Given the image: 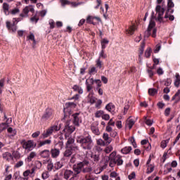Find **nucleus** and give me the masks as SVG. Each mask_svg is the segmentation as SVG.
I'll list each match as a JSON object with an SVG mask.
<instances>
[{
    "label": "nucleus",
    "mask_w": 180,
    "mask_h": 180,
    "mask_svg": "<svg viewBox=\"0 0 180 180\" xmlns=\"http://www.w3.org/2000/svg\"><path fill=\"white\" fill-rule=\"evenodd\" d=\"M174 6H175L174 1L172 0H167V9H172L171 8H174Z\"/></svg>",
    "instance_id": "44"
},
{
    "label": "nucleus",
    "mask_w": 180,
    "mask_h": 180,
    "mask_svg": "<svg viewBox=\"0 0 180 180\" xmlns=\"http://www.w3.org/2000/svg\"><path fill=\"white\" fill-rule=\"evenodd\" d=\"M91 129L92 132L94 134H96V136H99L100 132H99V129H98L97 127L93 125V126H91Z\"/></svg>",
    "instance_id": "38"
},
{
    "label": "nucleus",
    "mask_w": 180,
    "mask_h": 180,
    "mask_svg": "<svg viewBox=\"0 0 180 180\" xmlns=\"http://www.w3.org/2000/svg\"><path fill=\"white\" fill-rule=\"evenodd\" d=\"M151 158H149L146 162L147 164V174H151L154 171V165H150Z\"/></svg>",
    "instance_id": "18"
},
{
    "label": "nucleus",
    "mask_w": 180,
    "mask_h": 180,
    "mask_svg": "<svg viewBox=\"0 0 180 180\" xmlns=\"http://www.w3.org/2000/svg\"><path fill=\"white\" fill-rule=\"evenodd\" d=\"M96 19L98 22H101V18L99 17H95L92 15H89L86 18L87 23H91V25H96V22H94V20Z\"/></svg>",
    "instance_id": "13"
},
{
    "label": "nucleus",
    "mask_w": 180,
    "mask_h": 180,
    "mask_svg": "<svg viewBox=\"0 0 180 180\" xmlns=\"http://www.w3.org/2000/svg\"><path fill=\"white\" fill-rule=\"evenodd\" d=\"M106 44H109V40H108V39H103L101 40V49L103 50H105V49H106Z\"/></svg>",
    "instance_id": "31"
},
{
    "label": "nucleus",
    "mask_w": 180,
    "mask_h": 180,
    "mask_svg": "<svg viewBox=\"0 0 180 180\" xmlns=\"http://www.w3.org/2000/svg\"><path fill=\"white\" fill-rule=\"evenodd\" d=\"M36 155H37V153H36V152L34 151L31 152L27 158V161L28 162H30L33 160V158L36 157Z\"/></svg>",
    "instance_id": "27"
},
{
    "label": "nucleus",
    "mask_w": 180,
    "mask_h": 180,
    "mask_svg": "<svg viewBox=\"0 0 180 180\" xmlns=\"http://www.w3.org/2000/svg\"><path fill=\"white\" fill-rule=\"evenodd\" d=\"M29 12H34V8L33 6L30 5L25 6L23 9L22 13L20 14L19 18H13V23H11L9 21L6 22V26L8 29V30H11L13 32H16L18 30V27L16 26V24L18 22H20V20H23L25 18H29Z\"/></svg>",
    "instance_id": "1"
},
{
    "label": "nucleus",
    "mask_w": 180,
    "mask_h": 180,
    "mask_svg": "<svg viewBox=\"0 0 180 180\" xmlns=\"http://www.w3.org/2000/svg\"><path fill=\"white\" fill-rule=\"evenodd\" d=\"M90 157L92 159V160L94 161V162H98L99 160H101L99 153H92Z\"/></svg>",
    "instance_id": "23"
},
{
    "label": "nucleus",
    "mask_w": 180,
    "mask_h": 180,
    "mask_svg": "<svg viewBox=\"0 0 180 180\" xmlns=\"http://www.w3.org/2000/svg\"><path fill=\"white\" fill-rule=\"evenodd\" d=\"M46 144H51V140L46 139L45 141H40L39 143V147H43V146H46Z\"/></svg>",
    "instance_id": "35"
},
{
    "label": "nucleus",
    "mask_w": 180,
    "mask_h": 180,
    "mask_svg": "<svg viewBox=\"0 0 180 180\" xmlns=\"http://www.w3.org/2000/svg\"><path fill=\"white\" fill-rule=\"evenodd\" d=\"M61 4L63 6H65V5H70V2L68 0H60Z\"/></svg>",
    "instance_id": "60"
},
{
    "label": "nucleus",
    "mask_w": 180,
    "mask_h": 180,
    "mask_svg": "<svg viewBox=\"0 0 180 180\" xmlns=\"http://www.w3.org/2000/svg\"><path fill=\"white\" fill-rule=\"evenodd\" d=\"M106 57H108V55H106V53H105V49H102L99 53V57L98 58H106Z\"/></svg>",
    "instance_id": "42"
},
{
    "label": "nucleus",
    "mask_w": 180,
    "mask_h": 180,
    "mask_svg": "<svg viewBox=\"0 0 180 180\" xmlns=\"http://www.w3.org/2000/svg\"><path fill=\"white\" fill-rule=\"evenodd\" d=\"M42 179H47L49 178V173L48 172H44L41 174Z\"/></svg>",
    "instance_id": "64"
},
{
    "label": "nucleus",
    "mask_w": 180,
    "mask_h": 180,
    "mask_svg": "<svg viewBox=\"0 0 180 180\" xmlns=\"http://www.w3.org/2000/svg\"><path fill=\"white\" fill-rule=\"evenodd\" d=\"M7 126L8 124L6 123L0 124V133H2V131L6 129Z\"/></svg>",
    "instance_id": "50"
},
{
    "label": "nucleus",
    "mask_w": 180,
    "mask_h": 180,
    "mask_svg": "<svg viewBox=\"0 0 180 180\" xmlns=\"http://www.w3.org/2000/svg\"><path fill=\"white\" fill-rule=\"evenodd\" d=\"M85 179L86 180H95V178H94V176H92V175L90 173V174L85 175Z\"/></svg>",
    "instance_id": "57"
},
{
    "label": "nucleus",
    "mask_w": 180,
    "mask_h": 180,
    "mask_svg": "<svg viewBox=\"0 0 180 180\" xmlns=\"http://www.w3.org/2000/svg\"><path fill=\"white\" fill-rule=\"evenodd\" d=\"M105 109L108 112H110V113H112V115H115V113H116V112H115L116 106H115L112 103H109L108 104H107L105 105Z\"/></svg>",
    "instance_id": "14"
},
{
    "label": "nucleus",
    "mask_w": 180,
    "mask_h": 180,
    "mask_svg": "<svg viewBox=\"0 0 180 180\" xmlns=\"http://www.w3.org/2000/svg\"><path fill=\"white\" fill-rule=\"evenodd\" d=\"M73 117V124L79 127V124L82 123V115L79 112H77L72 115Z\"/></svg>",
    "instance_id": "8"
},
{
    "label": "nucleus",
    "mask_w": 180,
    "mask_h": 180,
    "mask_svg": "<svg viewBox=\"0 0 180 180\" xmlns=\"http://www.w3.org/2000/svg\"><path fill=\"white\" fill-rule=\"evenodd\" d=\"M60 129H61L60 126L58 127L57 125H53L42 134L43 139H47L49 136H51V134H53V131H58Z\"/></svg>",
    "instance_id": "6"
},
{
    "label": "nucleus",
    "mask_w": 180,
    "mask_h": 180,
    "mask_svg": "<svg viewBox=\"0 0 180 180\" xmlns=\"http://www.w3.org/2000/svg\"><path fill=\"white\" fill-rule=\"evenodd\" d=\"M27 40H32L33 44H36V39H34V34L30 32V35L27 37Z\"/></svg>",
    "instance_id": "39"
},
{
    "label": "nucleus",
    "mask_w": 180,
    "mask_h": 180,
    "mask_svg": "<svg viewBox=\"0 0 180 180\" xmlns=\"http://www.w3.org/2000/svg\"><path fill=\"white\" fill-rule=\"evenodd\" d=\"M153 123H154V122L152 120L148 119L146 120V124H147V126H152Z\"/></svg>",
    "instance_id": "62"
},
{
    "label": "nucleus",
    "mask_w": 180,
    "mask_h": 180,
    "mask_svg": "<svg viewBox=\"0 0 180 180\" xmlns=\"http://www.w3.org/2000/svg\"><path fill=\"white\" fill-rule=\"evenodd\" d=\"M39 136H40V131H39L34 132L32 134V137H33V139H37V137H39Z\"/></svg>",
    "instance_id": "58"
},
{
    "label": "nucleus",
    "mask_w": 180,
    "mask_h": 180,
    "mask_svg": "<svg viewBox=\"0 0 180 180\" xmlns=\"http://www.w3.org/2000/svg\"><path fill=\"white\" fill-rule=\"evenodd\" d=\"M127 126L129 127V129H131V127L134 126V121L133 120H129L127 122Z\"/></svg>",
    "instance_id": "45"
},
{
    "label": "nucleus",
    "mask_w": 180,
    "mask_h": 180,
    "mask_svg": "<svg viewBox=\"0 0 180 180\" xmlns=\"http://www.w3.org/2000/svg\"><path fill=\"white\" fill-rule=\"evenodd\" d=\"M151 53H153V49H151L150 47H148L144 53V56L146 57V58H150V57H151Z\"/></svg>",
    "instance_id": "29"
},
{
    "label": "nucleus",
    "mask_w": 180,
    "mask_h": 180,
    "mask_svg": "<svg viewBox=\"0 0 180 180\" xmlns=\"http://www.w3.org/2000/svg\"><path fill=\"white\" fill-rule=\"evenodd\" d=\"M39 155L41 158H49L50 157V151L47 149L41 150L39 153Z\"/></svg>",
    "instance_id": "20"
},
{
    "label": "nucleus",
    "mask_w": 180,
    "mask_h": 180,
    "mask_svg": "<svg viewBox=\"0 0 180 180\" xmlns=\"http://www.w3.org/2000/svg\"><path fill=\"white\" fill-rule=\"evenodd\" d=\"M89 161H83L79 163H78L76 165L73 166V178H75L78 174H81L82 172V168H84V165H89Z\"/></svg>",
    "instance_id": "5"
},
{
    "label": "nucleus",
    "mask_w": 180,
    "mask_h": 180,
    "mask_svg": "<svg viewBox=\"0 0 180 180\" xmlns=\"http://www.w3.org/2000/svg\"><path fill=\"white\" fill-rule=\"evenodd\" d=\"M102 116H103V110H100L96 112L95 117L99 118V117H102Z\"/></svg>",
    "instance_id": "43"
},
{
    "label": "nucleus",
    "mask_w": 180,
    "mask_h": 180,
    "mask_svg": "<svg viewBox=\"0 0 180 180\" xmlns=\"http://www.w3.org/2000/svg\"><path fill=\"white\" fill-rule=\"evenodd\" d=\"M161 50V44H158L155 48L154 53H158Z\"/></svg>",
    "instance_id": "56"
},
{
    "label": "nucleus",
    "mask_w": 180,
    "mask_h": 180,
    "mask_svg": "<svg viewBox=\"0 0 180 180\" xmlns=\"http://www.w3.org/2000/svg\"><path fill=\"white\" fill-rule=\"evenodd\" d=\"M109 167L113 168L118 166L123 165V159H122V155H117L116 151L112 152L109 155Z\"/></svg>",
    "instance_id": "3"
},
{
    "label": "nucleus",
    "mask_w": 180,
    "mask_h": 180,
    "mask_svg": "<svg viewBox=\"0 0 180 180\" xmlns=\"http://www.w3.org/2000/svg\"><path fill=\"white\" fill-rule=\"evenodd\" d=\"M72 175L74 176V172L71 170H65L64 173L65 179H68L70 176Z\"/></svg>",
    "instance_id": "28"
},
{
    "label": "nucleus",
    "mask_w": 180,
    "mask_h": 180,
    "mask_svg": "<svg viewBox=\"0 0 180 180\" xmlns=\"http://www.w3.org/2000/svg\"><path fill=\"white\" fill-rule=\"evenodd\" d=\"M87 166L88 165L84 166V167L82 169V172H83V174H90L92 172V167Z\"/></svg>",
    "instance_id": "24"
},
{
    "label": "nucleus",
    "mask_w": 180,
    "mask_h": 180,
    "mask_svg": "<svg viewBox=\"0 0 180 180\" xmlns=\"http://www.w3.org/2000/svg\"><path fill=\"white\" fill-rule=\"evenodd\" d=\"M23 165V161L20 160L15 165V168H20Z\"/></svg>",
    "instance_id": "55"
},
{
    "label": "nucleus",
    "mask_w": 180,
    "mask_h": 180,
    "mask_svg": "<svg viewBox=\"0 0 180 180\" xmlns=\"http://www.w3.org/2000/svg\"><path fill=\"white\" fill-rule=\"evenodd\" d=\"M137 30L136 25H132L129 26V29L126 30L127 34H134V32Z\"/></svg>",
    "instance_id": "17"
},
{
    "label": "nucleus",
    "mask_w": 180,
    "mask_h": 180,
    "mask_svg": "<svg viewBox=\"0 0 180 180\" xmlns=\"http://www.w3.org/2000/svg\"><path fill=\"white\" fill-rule=\"evenodd\" d=\"M2 158L4 160H6V161H11V160H13V156H12V154L9 152H5L3 153Z\"/></svg>",
    "instance_id": "19"
},
{
    "label": "nucleus",
    "mask_w": 180,
    "mask_h": 180,
    "mask_svg": "<svg viewBox=\"0 0 180 180\" xmlns=\"http://www.w3.org/2000/svg\"><path fill=\"white\" fill-rule=\"evenodd\" d=\"M148 94L150 96H154V95L158 94V91L156 89H149Z\"/></svg>",
    "instance_id": "37"
},
{
    "label": "nucleus",
    "mask_w": 180,
    "mask_h": 180,
    "mask_svg": "<svg viewBox=\"0 0 180 180\" xmlns=\"http://www.w3.org/2000/svg\"><path fill=\"white\" fill-rule=\"evenodd\" d=\"M97 144L98 146H101L102 147H105V146H106V143H105L103 139H101L97 140Z\"/></svg>",
    "instance_id": "48"
},
{
    "label": "nucleus",
    "mask_w": 180,
    "mask_h": 180,
    "mask_svg": "<svg viewBox=\"0 0 180 180\" xmlns=\"http://www.w3.org/2000/svg\"><path fill=\"white\" fill-rule=\"evenodd\" d=\"M34 171H36V169H34V167H32L31 170L27 169L25 171L23 172V176H25L24 178H28V176L33 175V174H34Z\"/></svg>",
    "instance_id": "22"
},
{
    "label": "nucleus",
    "mask_w": 180,
    "mask_h": 180,
    "mask_svg": "<svg viewBox=\"0 0 180 180\" xmlns=\"http://www.w3.org/2000/svg\"><path fill=\"white\" fill-rule=\"evenodd\" d=\"M68 141L66 143V147H70V146H71V144H73L75 140L72 139V137H68Z\"/></svg>",
    "instance_id": "40"
},
{
    "label": "nucleus",
    "mask_w": 180,
    "mask_h": 180,
    "mask_svg": "<svg viewBox=\"0 0 180 180\" xmlns=\"http://www.w3.org/2000/svg\"><path fill=\"white\" fill-rule=\"evenodd\" d=\"M134 178H136V173L134 172H131V174H130L129 176H128V179L129 180H131V179H134Z\"/></svg>",
    "instance_id": "59"
},
{
    "label": "nucleus",
    "mask_w": 180,
    "mask_h": 180,
    "mask_svg": "<svg viewBox=\"0 0 180 180\" xmlns=\"http://www.w3.org/2000/svg\"><path fill=\"white\" fill-rule=\"evenodd\" d=\"M39 16H37V14H35L34 16H32V18H30V20L32 23H37L39 20Z\"/></svg>",
    "instance_id": "34"
},
{
    "label": "nucleus",
    "mask_w": 180,
    "mask_h": 180,
    "mask_svg": "<svg viewBox=\"0 0 180 180\" xmlns=\"http://www.w3.org/2000/svg\"><path fill=\"white\" fill-rule=\"evenodd\" d=\"M170 13H174V9L168 8L166 11L165 19H168L171 21L174 20L175 19V17L172 15H170Z\"/></svg>",
    "instance_id": "12"
},
{
    "label": "nucleus",
    "mask_w": 180,
    "mask_h": 180,
    "mask_svg": "<svg viewBox=\"0 0 180 180\" xmlns=\"http://www.w3.org/2000/svg\"><path fill=\"white\" fill-rule=\"evenodd\" d=\"M174 85L178 88L180 85V75L179 73H176V79L174 81Z\"/></svg>",
    "instance_id": "33"
},
{
    "label": "nucleus",
    "mask_w": 180,
    "mask_h": 180,
    "mask_svg": "<svg viewBox=\"0 0 180 180\" xmlns=\"http://www.w3.org/2000/svg\"><path fill=\"white\" fill-rule=\"evenodd\" d=\"M110 137H116L117 136V132H116L115 130H112L111 132H110Z\"/></svg>",
    "instance_id": "63"
},
{
    "label": "nucleus",
    "mask_w": 180,
    "mask_h": 180,
    "mask_svg": "<svg viewBox=\"0 0 180 180\" xmlns=\"http://www.w3.org/2000/svg\"><path fill=\"white\" fill-rule=\"evenodd\" d=\"M3 9L4 11V12H9V4H8L7 3H4L3 4Z\"/></svg>",
    "instance_id": "51"
},
{
    "label": "nucleus",
    "mask_w": 180,
    "mask_h": 180,
    "mask_svg": "<svg viewBox=\"0 0 180 180\" xmlns=\"http://www.w3.org/2000/svg\"><path fill=\"white\" fill-rule=\"evenodd\" d=\"M7 131L11 137L16 136V129H13L12 127L8 128Z\"/></svg>",
    "instance_id": "32"
},
{
    "label": "nucleus",
    "mask_w": 180,
    "mask_h": 180,
    "mask_svg": "<svg viewBox=\"0 0 180 180\" xmlns=\"http://www.w3.org/2000/svg\"><path fill=\"white\" fill-rule=\"evenodd\" d=\"M102 119L103 120H109V119H110V116L108 114H103Z\"/></svg>",
    "instance_id": "61"
},
{
    "label": "nucleus",
    "mask_w": 180,
    "mask_h": 180,
    "mask_svg": "<svg viewBox=\"0 0 180 180\" xmlns=\"http://www.w3.org/2000/svg\"><path fill=\"white\" fill-rule=\"evenodd\" d=\"M50 154L52 158H58L60 155V150L56 148L51 149Z\"/></svg>",
    "instance_id": "15"
},
{
    "label": "nucleus",
    "mask_w": 180,
    "mask_h": 180,
    "mask_svg": "<svg viewBox=\"0 0 180 180\" xmlns=\"http://www.w3.org/2000/svg\"><path fill=\"white\" fill-rule=\"evenodd\" d=\"M54 117V110L51 108H47L44 112L41 119L43 120H50V119H53Z\"/></svg>",
    "instance_id": "7"
},
{
    "label": "nucleus",
    "mask_w": 180,
    "mask_h": 180,
    "mask_svg": "<svg viewBox=\"0 0 180 180\" xmlns=\"http://www.w3.org/2000/svg\"><path fill=\"white\" fill-rule=\"evenodd\" d=\"M154 26H155V22L153 20H151L149 23L148 30H151Z\"/></svg>",
    "instance_id": "54"
},
{
    "label": "nucleus",
    "mask_w": 180,
    "mask_h": 180,
    "mask_svg": "<svg viewBox=\"0 0 180 180\" xmlns=\"http://www.w3.org/2000/svg\"><path fill=\"white\" fill-rule=\"evenodd\" d=\"M103 139L104 140V143H105V146H109V144L112 143V138H110L109 136V134L107 133H104L103 134Z\"/></svg>",
    "instance_id": "16"
},
{
    "label": "nucleus",
    "mask_w": 180,
    "mask_h": 180,
    "mask_svg": "<svg viewBox=\"0 0 180 180\" xmlns=\"http://www.w3.org/2000/svg\"><path fill=\"white\" fill-rule=\"evenodd\" d=\"M101 105H102V100L98 99L97 101H96L95 108L97 109H101Z\"/></svg>",
    "instance_id": "52"
},
{
    "label": "nucleus",
    "mask_w": 180,
    "mask_h": 180,
    "mask_svg": "<svg viewBox=\"0 0 180 180\" xmlns=\"http://www.w3.org/2000/svg\"><path fill=\"white\" fill-rule=\"evenodd\" d=\"M103 65V62H102V60H101L100 58H98L96 60V68H99L101 70V68H102Z\"/></svg>",
    "instance_id": "36"
},
{
    "label": "nucleus",
    "mask_w": 180,
    "mask_h": 180,
    "mask_svg": "<svg viewBox=\"0 0 180 180\" xmlns=\"http://www.w3.org/2000/svg\"><path fill=\"white\" fill-rule=\"evenodd\" d=\"M146 47V43L142 42L141 44V47L139 49V58L140 59H141V56H143V54L144 53V49Z\"/></svg>",
    "instance_id": "26"
},
{
    "label": "nucleus",
    "mask_w": 180,
    "mask_h": 180,
    "mask_svg": "<svg viewBox=\"0 0 180 180\" xmlns=\"http://www.w3.org/2000/svg\"><path fill=\"white\" fill-rule=\"evenodd\" d=\"M155 11L158 13V22H162V16L164 15V13L165 12V9L162 8L161 6L158 5L155 8Z\"/></svg>",
    "instance_id": "10"
},
{
    "label": "nucleus",
    "mask_w": 180,
    "mask_h": 180,
    "mask_svg": "<svg viewBox=\"0 0 180 180\" xmlns=\"http://www.w3.org/2000/svg\"><path fill=\"white\" fill-rule=\"evenodd\" d=\"M131 151V146H126L121 150L122 154H129Z\"/></svg>",
    "instance_id": "30"
},
{
    "label": "nucleus",
    "mask_w": 180,
    "mask_h": 180,
    "mask_svg": "<svg viewBox=\"0 0 180 180\" xmlns=\"http://www.w3.org/2000/svg\"><path fill=\"white\" fill-rule=\"evenodd\" d=\"M20 144L22 145V148L27 151H32L34 148H36L37 146L33 140L25 141V139H22L20 141Z\"/></svg>",
    "instance_id": "4"
},
{
    "label": "nucleus",
    "mask_w": 180,
    "mask_h": 180,
    "mask_svg": "<svg viewBox=\"0 0 180 180\" xmlns=\"http://www.w3.org/2000/svg\"><path fill=\"white\" fill-rule=\"evenodd\" d=\"M76 141L78 144H80L82 150L91 151L94 148V140L90 134H88L86 136H78L76 138Z\"/></svg>",
    "instance_id": "2"
},
{
    "label": "nucleus",
    "mask_w": 180,
    "mask_h": 180,
    "mask_svg": "<svg viewBox=\"0 0 180 180\" xmlns=\"http://www.w3.org/2000/svg\"><path fill=\"white\" fill-rule=\"evenodd\" d=\"M72 155V150L66 149L63 153V158H70Z\"/></svg>",
    "instance_id": "25"
},
{
    "label": "nucleus",
    "mask_w": 180,
    "mask_h": 180,
    "mask_svg": "<svg viewBox=\"0 0 180 180\" xmlns=\"http://www.w3.org/2000/svg\"><path fill=\"white\" fill-rule=\"evenodd\" d=\"M167 144H168V140H163L160 143L161 148H165L167 147Z\"/></svg>",
    "instance_id": "49"
},
{
    "label": "nucleus",
    "mask_w": 180,
    "mask_h": 180,
    "mask_svg": "<svg viewBox=\"0 0 180 180\" xmlns=\"http://www.w3.org/2000/svg\"><path fill=\"white\" fill-rule=\"evenodd\" d=\"M95 84V80L94 78H89L86 80V91L87 92H91V90L92 89V85Z\"/></svg>",
    "instance_id": "11"
},
{
    "label": "nucleus",
    "mask_w": 180,
    "mask_h": 180,
    "mask_svg": "<svg viewBox=\"0 0 180 180\" xmlns=\"http://www.w3.org/2000/svg\"><path fill=\"white\" fill-rule=\"evenodd\" d=\"M172 171V167L169 165H167L165 166V169L164 171V174H168L169 172H171Z\"/></svg>",
    "instance_id": "46"
},
{
    "label": "nucleus",
    "mask_w": 180,
    "mask_h": 180,
    "mask_svg": "<svg viewBox=\"0 0 180 180\" xmlns=\"http://www.w3.org/2000/svg\"><path fill=\"white\" fill-rule=\"evenodd\" d=\"M54 168L56 169H60L63 168V163L61 162H56L54 165Z\"/></svg>",
    "instance_id": "47"
},
{
    "label": "nucleus",
    "mask_w": 180,
    "mask_h": 180,
    "mask_svg": "<svg viewBox=\"0 0 180 180\" xmlns=\"http://www.w3.org/2000/svg\"><path fill=\"white\" fill-rule=\"evenodd\" d=\"M66 108H64V110L66 109H75L77 108V103L68 102L65 104Z\"/></svg>",
    "instance_id": "21"
},
{
    "label": "nucleus",
    "mask_w": 180,
    "mask_h": 180,
    "mask_svg": "<svg viewBox=\"0 0 180 180\" xmlns=\"http://www.w3.org/2000/svg\"><path fill=\"white\" fill-rule=\"evenodd\" d=\"M75 131V127L72 125L67 124L63 129L64 133H65V138L67 139V138L70 137L71 134L74 133Z\"/></svg>",
    "instance_id": "9"
},
{
    "label": "nucleus",
    "mask_w": 180,
    "mask_h": 180,
    "mask_svg": "<svg viewBox=\"0 0 180 180\" xmlns=\"http://www.w3.org/2000/svg\"><path fill=\"white\" fill-rule=\"evenodd\" d=\"M53 168H54V164H53L51 162H49L47 165L48 171H53Z\"/></svg>",
    "instance_id": "53"
},
{
    "label": "nucleus",
    "mask_w": 180,
    "mask_h": 180,
    "mask_svg": "<svg viewBox=\"0 0 180 180\" xmlns=\"http://www.w3.org/2000/svg\"><path fill=\"white\" fill-rule=\"evenodd\" d=\"M111 151H113L112 146H108L104 149V153H105V154H109Z\"/></svg>",
    "instance_id": "41"
}]
</instances>
